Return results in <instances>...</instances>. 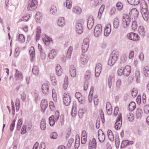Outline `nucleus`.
<instances>
[{
    "mask_svg": "<svg viewBox=\"0 0 149 149\" xmlns=\"http://www.w3.org/2000/svg\"><path fill=\"white\" fill-rule=\"evenodd\" d=\"M140 7L141 8V12L143 18L146 21H148L149 12L146 2L145 1H141L140 4Z\"/></svg>",
    "mask_w": 149,
    "mask_h": 149,
    "instance_id": "1",
    "label": "nucleus"
},
{
    "mask_svg": "<svg viewBox=\"0 0 149 149\" xmlns=\"http://www.w3.org/2000/svg\"><path fill=\"white\" fill-rule=\"evenodd\" d=\"M119 56L117 50H114L111 54L108 60V65L110 66H113L117 60Z\"/></svg>",
    "mask_w": 149,
    "mask_h": 149,
    "instance_id": "2",
    "label": "nucleus"
},
{
    "mask_svg": "<svg viewBox=\"0 0 149 149\" xmlns=\"http://www.w3.org/2000/svg\"><path fill=\"white\" fill-rule=\"evenodd\" d=\"M38 0H29L28 2L27 9L30 11L35 10L38 7Z\"/></svg>",
    "mask_w": 149,
    "mask_h": 149,
    "instance_id": "3",
    "label": "nucleus"
},
{
    "mask_svg": "<svg viewBox=\"0 0 149 149\" xmlns=\"http://www.w3.org/2000/svg\"><path fill=\"white\" fill-rule=\"evenodd\" d=\"M131 21L130 16L127 15H124L122 19V24L124 28L127 27L129 25Z\"/></svg>",
    "mask_w": 149,
    "mask_h": 149,
    "instance_id": "4",
    "label": "nucleus"
},
{
    "mask_svg": "<svg viewBox=\"0 0 149 149\" xmlns=\"http://www.w3.org/2000/svg\"><path fill=\"white\" fill-rule=\"evenodd\" d=\"M127 37L129 40L136 42L139 41L140 38L139 36L137 34L133 32L128 33Z\"/></svg>",
    "mask_w": 149,
    "mask_h": 149,
    "instance_id": "5",
    "label": "nucleus"
},
{
    "mask_svg": "<svg viewBox=\"0 0 149 149\" xmlns=\"http://www.w3.org/2000/svg\"><path fill=\"white\" fill-rule=\"evenodd\" d=\"M89 45V40L88 38H85L83 40L81 46L82 52H85L88 50Z\"/></svg>",
    "mask_w": 149,
    "mask_h": 149,
    "instance_id": "6",
    "label": "nucleus"
},
{
    "mask_svg": "<svg viewBox=\"0 0 149 149\" xmlns=\"http://www.w3.org/2000/svg\"><path fill=\"white\" fill-rule=\"evenodd\" d=\"M122 117L121 113H119L118 115L117 119L115 123V128L117 130L120 129L122 125Z\"/></svg>",
    "mask_w": 149,
    "mask_h": 149,
    "instance_id": "7",
    "label": "nucleus"
},
{
    "mask_svg": "<svg viewBox=\"0 0 149 149\" xmlns=\"http://www.w3.org/2000/svg\"><path fill=\"white\" fill-rule=\"evenodd\" d=\"M102 26L101 24H99L95 27L94 29V35L95 37H98L102 33Z\"/></svg>",
    "mask_w": 149,
    "mask_h": 149,
    "instance_id": "8",
    "label": "nucleus"
},
{
    "mask_svg": "<svg viewBox=\"0 0 149 149\" xmlns=\"http://www.w3.org/2000/svg\"><path fill=\"white\" fill-rule=\"evenodd\" d=\"M89 57L87 55L82 54L80 58L79 63L81 65H85L87 64Z\"/></svg>",
    "mask_w": 149,
    "mask_h": 149,
    "instance_id": "9",
    "label": "nucleus"
},
{
    "mask_svg": "<svg viewBox=\"0 0 149 149\" xmlns=\"http://www.w3.org/2000/svg\"><path fill=\"white\" fill-rule=\"evenodd\" d=\"M63 102L66 106L69 105L70 103V97L68 93H65L63 95Z\"/></svg>",
    "mask_w": 149,
    "mask_h": 149,
    "instance_id": "10",
    "label": "nucleus"
},
{
    "mask_svg": "<svg viewBox=\"0 0 149 149\" xmlns=\"http://www.w3.org/2000/svg\"><path fill=\"white\" fill-rule=\"evenodd\" d=\"M14 78L15 80L18 81H22L23 78V75L22 72L16 69L14 74Z\"/></svg>",
    "mask_w": 149,
    "mask_h": 149,
    "instance_id": "11",
    "label": "nucleus"
},
{
    "mask_svg": "<svg viewBox=\"0 0 149 149\" xmlns=\"http://www.w3.org/2000/svg\"><path fill=\"white\" fill-rule=\"evenodd\" d=\"M94 23V19L92 15L89 16L88 19L87 26L89 29H91L92 28Z\"/></svg>",
    "mask_w": 149,
    "mask_h": 149,
    "instance_id": "12",
    "label": "nucleus"
},
{
    "mask_svg": "<svg viewBox=\"0 0 149 149\" xmlns=\"http://www.w3.org/2000/svg\"><path fill=\"white\" fill-rule=\"evenodd\" d=\"M102 64L101 63H97L95 67V75L96 77L99 76L102 69Z\"/></svg>",
    "mask_w": 149,
    "mask_h": 149,
    "instance_id": "13",
    "label": "nucleus"
},
{
    "mask_svg": "<svg viewBox=\"0 0 149 149\" xmlns=\"http://www.w3.org/2000/svg\"><path fill=\"white\" fill-rule=\"evenodd\" d=\"M139 12L136 8H132L129 14L133 19H137L138 16Z\"/></svg>",
    "mask_w": 149,
    "mask_h": 149,
    "instance_id": "14",
    "label": "nucleus"
},
{
    "mask_svg": "<svg viewBox=\"0 0 149 149\" xmlns=\"http://www.w3.org/2000/svg\"><path fill=\"white\" fill-rule=\"evenodd\" d=\"M98 138L99 141L102 143L104 141L105 139V136L101 130H99L98 131Z\"/></svg>",
    "mask_w": 149,
    "mask_h": 149,
    "instance_id": "15",
    "label": "nucleus"
},
{
    "mask_svg": "<svg viewBox=\"0 0 149 149\" xmlns=\"http://www.w3.org/2000/svg\"><path fill=\"white\" fill-rule=\"evenodd\" d=\"M49 84L48 83L43 84L41 86L42 92L45 94H48L49 90Z\"/></svg>",
    "mask_w": 149,
    "mask_h": 149,
    "instance_id": "16",
    "label": "nucleus"
},
{
    "mask_svg": "<svg viewBox=\"0 0 149 149\" xmlns=\"http://www.w3.org/2000/svg\"><path fill=\"white\" fill-rule=\"evenodd\" d=\"M76 31L79 34H81L83 31V27L82 24L80 23H77L75 25Z\"/></svg>",
    "mask_w": 149,
    "mask_h": 149,
    "instance_id": "17",
    "label": "nucleus"
},
{
    "mask_svg": "<svg viewBox=\"0 0 149 149\" xmlns=\"http://www.w3.org/2000/svg\"><path fill=\"white\" fill-rule=\"evenodd\" d=\"M57 25L59 26L63 27L65 25V19L64 17H59L57 22Z\"/></svg>",
    "mask_w": 149,
    "mask_h": 149,
    "instance_id": "18",
    "label": "nucleus"
},
{
    "mask_svg": "<svg viewBox=\"0 0 149 149\" xmlns=\"http://www.w3.org/2000/svg\"><path fill=\"white\" fill-rule=\"evenodd\" d=\"M97 142L95 138L89 141L88 149H96Z\"/></svg>",
    "mask_w": 149,
    "mask_h": 149,
    "instance_id": "19",
    "label": "nucleus"
},
{
    "mask_svg": "<svg viewBox=\"0 0 149 149\" xmlns=\"http://www.w3.org/2000/svg\"><path fill=\"white\" fill-rule=\"evenodd\" d=\"M42 40L44 43L47 46L52 43V38L47 35H45V37L42 38Z\"/></svg>",
    "mask_w": 149,
    "mask_h": 149,
    "instance_id": "20",
    "label": "nucleus"
},
{
    "mask_svg": "<svg viewBox=\"0 0 149 149\" xmlns=\"http://www.w3.org/2000/svg\"><path fill=\"white\" fill-rule=\"evenodd\" d=\"M111 31V25L107 24L105 26L104 31V34L105 36H108Z\"/></svg>",
    "mask_w": 149,
    "mask_h": 149,
    "instance_id": "21",
    "label": "nucleus"
},
{
    "mask_svg": "<svg viewBox=\"0 0 149 149\" xmlns=\"http://www.w3.org/2000/svg\"><path fill=\"white\" fill-rule=\"evenodd\" d=\"M131 71V67L128 65H126L123 70L124 75L128 76L130 74Z\"/></svg>",
    "mask_w": 149,
    "mask_h": 149,
    "instance_id": "22",
    "label": "nucleus"
},
{
    "mask_svg": "<svg viewBox=\"0 0 149 149\" xmlns=\"http://www.w3.org/2000/svg\"><path fill=\"white\" fill-rule=\"evenodd\" d=\"M72 12L77 15H79L82 12V10L79 7L74 6H73L72 9Z\"/></svg>",
    "mask_w": 149,
    "mask_h": 149,
    "instance_id": "23",
    "label": "nucleus"
},
{
    "mask_svg": "<svg viewBox=\"0 0 149 149\" xmlns=\"http://www.w3.org/2000/svg\"><path fill=\"white\" fill-rule=\"evenodd\" d=\"M87 136L86 132L85 130L82 131L81 137V143L84 144L86 143L87 140Z\"/></svg>",
    "mask_w": 149,
    "mask_h": 149,
    "instance_id": "24",
    "label": "nucleus"
},
{
    "mask_svg": "<svg viewBox=\"0 0 149 149\" xmlns=\"http://www.w3.org/2000/svg\"><path fill=\"white\" fill-rule=\"evenodd\" d=\"M70 75L72 77H74L76 75V71L75 68L73 65H71L69 69Z\"/></svg>",
    "mask_w": 149,
    "mask_h": 149,
    "instance_id": "25",
    "label": "nucleus"
},
{
    "mask_svg": "<svg viewBox=\"0 0 149 149\" xmlns=\"http://www.w3.org/2000/svg\"><path fill=\"white\" fill-rule=\"evenodd\" d=\"M42 13L41 12L38 11L36 13L35 16V19L37 23H40L42 19Z\"/></svg>",
    "mask_w": 149,
    "mask_h": 149,
    "instance_id": "26",
    "label": "nucleus"
},
{
    "mask_svg": "<svg viewBox=\"0 0 149 149\" xmlns=\"http://www.w3.org/2000/svg\"><path fill=\"white\" fill-rule=\"evenodd\" d=\"M48 106L47 101L46 100H43L41 103V106L42 111L44 112Z\"/></svg>",
    "mask_w": 149,
    "mask_h": 149,
    "instance_id": "27",
    "label": "nucleus"
},
{
    "mask_svg": "<svg viewBox=\"0 0 149 149\" xmlns=\"http://www.w3.org/2000/svg\"><path fill=\"white\" fill-rule=\"evenodd\" d=\"M142 115L143 111L142 109L139 108H137L136 112V118L138 119H141L142 117Z\"/></svg>",
    "mask_w": 149,
    "mask_h": 149,
    "instance_id": "28",
    "label": "nucleus"
},
{
    "mask_svg": "<svg viewBox=\"0 0 149 149\" xmlns=\"http://www.w3.org/2000/svg\"><path fill=\"white\" fill-rule=\"evenodd\" d=\"M55 70L56 74L58 76H61L62 73V69L61 66L59 64H57Z\"/></svg>",
    "mask_w": 149,
    "mask_h": 149,
    "instance_id": "29",
    "label": "nucleus"
},
{
    "mask_svg": "<svg viewBox=\"0 0 149 149\" xmlns=\"http://www.w3.org/2000/svg\"><path fill=\"white\" fill-rule=\"evenodd\" d=\"M35 50L33 47H31L29 51V52L30 54L31 58V62H32L35 58Z\"/></svg>",
    "mask_w": 149,
    "mask_h": 149,
    "instance_id": "30",
    "label": "nucleus"
},
{
    "mask_svg": "<svg viewBox=\"0 0 149 149\" xmlns=\"http://www.w3.org/2000/svg\"><path fill=\"white\" fill-rule=\"evenodd\" d=\"M115 80V77L113 75H111L109 76L108 80V84L109 88H111L112 85V82L113 81Z\"/></svg>",
    "mask_w": 149,
    "mask_h": 149,
    "instance_id": "31",
    "label": "nucleus"
},
{
    "mask_svg": "<svg viewBox=\"0 0 149 149\" xmlns=\"http://www.w3.org/2000/svg\"><path fill=\"white\" fill-rule=\"evenodd\" d=\"M140 71L139 70L136 69L135 72V77L136 79V81L137 83L139 82L140 79Z\"/></svg>",
    "mask_w": 149,
    "mask_h": 149,
    "instance_id": "32",
    "label": "nucleus"
},
{
    "mask_svg": "<svg viewBox=\"0 0 149 149\" xmlns=\"http://www.w3.org/2000/svg\"><path fill=\"white\" fill-rule=\"evenodd\" d=\"M56 53V50L55 49L51 50L49 54V58L51 59H53L55 57Z\"/></svg>",
    "mask_w": 149,
    "mask_h": 149,
    "instance_id": "33",
    "label": "nucleus"
},
{
    "mask_svg": "<svg viewBox=\"0 0 149 149\" xmlns=\"http://www.w3.org/2000/svg\"><path fill=\"white\" fill-rule=\"evenodd\" d=\"M107 135L109 140L111 141L114 140V135L111 130H108L107 131Z\"/></svg>",
    "mask_w": 149,
    "mask_h": 149,
    "instance_id": "34",
    "label": "nucleus"
},
{
    "mask_svg": "<svg viewBox=\"0 0 149 149\" xmlns=\"http://www.w3.org/2000/svg\"><path fill=\"white\" fill-rule=\"evenodd\" d=\"M80 137L79 135H76L75 137V140L74 143V147L75 148H77L79 146L80 144Z\"/></svg>",
    "mask_w": 149,
    "mask_h": 149,
    "instance_id": "35",
    "label": "nucleus"
},
{
    "mask_svg": "<svg viewBox=\"0 0 149 149\" xmlns=\"http://www.w3.org/2000/svg\"><path fill=\"white\" fill-rule=\"evenodd\" d=\"M145 30L143 26H140L139 28V33L141 36H144L145 35Z\"/></svg>",
    "mask_w": 149,
    "mask_h": 149,
    "instance_id": "36",
    "label": "nucleus"
},
{
    "mask_svg": "<svg viewBox=\"0 0 149 149\" xmlns=\"http://www.w3.org/2000/svg\"><path fill=\"white\" fill-rule=\"evenodd\" d=\"M57 12V8L56 6L54 5L52 6L49 9L50 13L52 15L56 14Z\"/></svg>",
    "mask_w": 149,
    "mask_h": 149,
    "instance_id": "37",
    "label": "nucleus"
},
{
    "mask_svg": "<svg viewBox=\"0 0 149 149\" xmlns=\"http://www.w3.org/2000/svg\"><path fill=\"white\" fill-rule=\"evenodd\" d=\"M30 17V15L29 14H27L26 15H24L21 18L19 19L18 21L17 22L19 23L22 21H27L28 20Z\"/></svg>",
    "mask_w": 149,
    "mask_h": 149,
    "instance_id": "38",
    "label": "nucleus"
},
{
    "mask_svg": "<svg viewBox=\"0 0 149 149\" xmlns=\"http://www.w3.org/2000/svg\"><path fill=\"white\" fill-rule=\"evenodd\" d=\"M94 88L93 86H91L90 88V90L88 95V100L89 102H91L92 101Z\"/></svg>",
    "mask_w": 149,
    "mask_h": 149,
    "instance_id": "39",
    "label": "nucleus"
},
{
    "mask_svg": "<svg viewBox=\"0 0 149 149\" xmlns=\"http://www.w3.org/2000/svg\"><path fill=\"white\" fill-rule=\"evenodd\" d=\"M129 109L130 111H133L136 107L135 103L134 102H131L129 104Z\"/></svg>",
    "mask_w": 149,
    "mask_h": 149,
    "instance_id": "40",
    "label": "nucleus"
},
{
    "mask_svg": "<svg viewBox=\"0 0 149 149\" xmlns=\"http://www.w3.org/2000/svg\"><path fill=\"white\" fill-rule=\"evenodd\" d=\"M127 55L126 54H123L120 57V63H125L127 61Z\"/></svg>",
    "mask_w": 149,
    "mask_h": 149,
    "instance_id": "41",
    "label": "nucleus"
},
{
    "mask_svg": "<svg viewBox=\"0 0 149 149\" xmlns=\"http://www.w3.org/2000/svg\"><path fill=\"white\" fill-rule=\"evenodd\" d=\"M86 111L84 108H79L78 111V115L80 118H82L83 117Z\"/></svg>",
    "mask_w": 149,
    "mask_h": 149,
    "instance_id": "42",
    "label": "nucleus"
},
{
    "mask_svg": "<svg viewBox=\"0 0 149 149\" xmlns=\"http://www.w3.org/2000/svg\"><path fill=\"white\" fill-rule=\"evenodd\" d=\"M66 7V8L69 9H71L72 6L71 0H66L65 3H64V6Z\"/></svg>",
    "mask_w": 149,
    "mask_h": 149,
    "instance_id": "43",
    "label": "nucleus"
},
{
    "mask_svg": "<svg viewBox=\"0 0 149 149\" xmlns=\"http://www.w3.org/2000/svg\"><path fill=\"white\" fill-rule=\"evenodd\" d=\"M68 84V77L67 76H66L65 78L63 86V88L64 90H66L67 88Z\"/></svg>",
    "mask_w": 149,
    "mask_h": 149,
    "instance_id": "44",
    "label": "nucleus"
},
{
    "mask_svg": "<svg viewBox=\"0 0 149 149\" xmlns=\"http://www.w3.org/2000/svg\"><path fill=\"white\" fill-rule=\"evenodd\" d=\"M91 72L90 71H87L84 76L85 80L86 81L89 80L91 77Z\"/></svg>",
    "mask_w": 149,
    "mask_h": 149,
    "instance_id": "45",
    "label": "nucleus"
},
{
    "mask_svg": "<svg viewBox=\"0 0 149 149\" xmlns=\"http://www.w3.org/2000/svg\"><path fill=\"white\" fill-rule=\"evenodd\" d=\"M127 2L130 4L132 5H136L138 4L140 0H127Z\"/></svg>",
    "mask_w": 149,
    "mask_h": 149,
    "instance_id": "46",
    "label": "nucleus"
},
{
    "mask_svg": "<svg viewBox=\"0 0 149 149\" xmlns=\"http://www.w3.org/2000/svg\"><path fill=\"white\" fill-rule=\"evenodd\" d=\"M113 27L115 28H117L119 25V19L116 17L114 19L113 22Z\"/></svg>",
    "mask_w": 149,
    "mask_h": 149,
    "instance_id": "47",
    "label": "nucleus"
},
{
    "mask_svg": "<svg viewBox=\"0 0 149 149\" xmlns=\"http://www.w3.org/2000/svg\"><path fill=\"white\" fill-rule=\"evenodd\" d=\"M116 6L117 10L119 11H121L123 9V5L122 3L120 1L118 2L116 4Z\"/></svg>",
    "mask_w": 149,
    "mask_h": 149,
    "instance_id": "48",
    "label": "nucleus"
},
{
    "mask_svg": "<svg viewBox=\"0 0 149 149\" xmlns=\"http://www.w3.org/2000/svg\"><path fill=\"white\" fill-rule=\"evenodd\" d=\"M17 39L18 41L22 42H24L25 38L23 34H19L17 36Z\"/></svg>",
    "mask_w": 149,
    "mask_h": 149,
    "instance_id": "49",
    "label": "nucleus"
},
{
    "mask_svg": "<svg viewBox=\"0 0 149 149\" xmlns=\"http://www.w3.org/2000/svg\"><path fill=\"white\" fill-rule=\"evenodd\" d=\"M46 127L45 120L44 118L42 119L40 123V127L42 130H45Z\"/></svg>",
    "mask_w": 149,
    "mask_h": 149,
    "instance_id": "50",
    "label": "nucleus"
},
{
    "mask_svg": "<svg viewBox=\"0 0 149 149\" xmlns=\"http://www.w3.org/2000/svg\"><path fill=\"white\" fill-rule=\"evenodd\" d=\"M104 6L102 5L100 8L97 15L99 19L101 17V16L104 10Z\"/></svg>",
    "mask_w": 149,
    "mask_h": 149,
    "instance_id": "51",
    "label": "nucleus"
},
{
    "mask_svg": "<svg viewBox=\"0 0 149 149\" xmlns=\"http://www.w3.org/2000/svg\"><path fill=\"white\" fill-rule=\"evenodd\" d=\"M54 119V116L53 115L49 118V123L50 126H52L54 125L55 122Z\"/></svg>",
    "mask_w": 149,
    "mask_h": 149,
    "instance_id": "52",
    "label": "nucleus"
},
{
    "mask_svg": "<svg viewBox=\"0 0 149 149\" xmlns=\"http://www.w3.org/2000/svg\"><path fill=\"white\" fill-rule=\"evenodd\" d=\"M143 71L145 76L146 77H148L149 75V66H146L143 69Z\"/></svg>",
    "mask_w": 149,
    "mask_h": 149,
    "instance_id": "53",
    "label": "nucleus"
},
{
    "mask_svg": "<svg viewBox=\"0 0 149 149\" xmlns=\"http://www.w3.org/2000/svg\"><path fill=\"white\" fill-rule=\"evenodd\" d=\"M50 78L52 84L53 85L55 86L56 84V81L54 74H51L50 75Z\"/></svg>",
    "mask_w": 149,
    "mask_h": 149,
    "instance_id": "54",
    "label": "nucleus"
},
{
    "mask_svg": "<svg viewBox=\"0 0 149 149\" xmlns=\"http://www.w3.org/2000/svg\"><path fill=\"white\" fill-rule=\"evenodd\" d=\"M33 73L35 75L38 74L39 72V70L38 67L36 66H34L32 69Z\"/></svg>",
    "mask_w": 149,
    "mask_h": 149,
    "instance_id": "55",
    "label": "nucleus"
},
{
    "mask_svg": "<svg viewBox=\"0 0 149 149\" xmlns=\"http://www.w3.org/2000/svg\"><path fill=\"white\" fill-rule=\"evenodd\" d=\"M115 143L116 147H118L120 143L119 136L118 135H115Z\"/></svg>",
    "mask_w": 149,
    "mask_h": 149,
    "instance_id": "56",
    "label": "nucleus"
},
{
    "mask_svg": "<svg viewBox=\"0 0 149 149\" xmlns=\"http://www.w3.org/2000/svg\"><path fill=\"white\" fill-rule=\"evenodd\" d=\"M73 50V47L72 46H70L67 52V57L68 58L71 57V54Z\"/></svg>",
    "mask_w": 149,
    "mask_h": 149,
    "instance_id": "57",
    "label": "nucleus"
},
{
    "mask_svg": "<svg viewBox=\"0 0 149 149\" xmlns=\"http://www.w3.org/2000/svg\"><path fill=\"white\" fill-rule=\"evenodd\" d=\"M77 113V111L76 109V108L74 107H72V111H71V115L73 117H75Z\"/></svg>",
    "mask_w": 149,
    "mask_h": 149,
    "instance_id": "58",
    "label": "nucleus"
},
{
    "mask_svg": "<svg viewBox=\"0 0 149 149\" xmlns=\"http://www.w3.org/2000/svg\"><path fill=\"white\" fill-rule=\"evenodd\" d=\"M22 124V119L20 118L18 120V123L17 125V129L18 130H20Z\"/></svg>",
    "mask_w": 149,
    "mask_h": 149,
    "instance_id": "59",
    "label": "nucleus"
},
{
    "mask_svg": "<svg viewBox=\"0 0 149 149\" xmlns=\"http://www.w3.org/2000/svg\"><path fill=\"white\" fill-rule=\"evenodd\" d=\"M121 81L120 79H117L116 83V88H120L121 85Z\"/></svg>",
    "mask_w": 149,
    "mask_h": 149,
    "instance_id": "60",
    "label": "nucleus"
},
{
    "mask_svg": "<svg viewBox=\"0 0 149 149\" xmlns=\"http://www.w3.org/2000/svg\"><path fill=\"white\" fill-rule=\"evenodd\" d=\"M52 97L53 100L54 101H56L57 100V96L55 90L53 89L52 90Z\"/></svg>",
    "mask_w": 149,
    "mask_h": 149,
    "instance_id": "61",
    "label": "nucleus"
},
{
    "mask_svg": "<svg viewBox=\"0 0 149 149\" xmlns=\"http://www.w3.org/2000/svg\"><path fill=\"white\" fill-rule=\"evenodd\" d=\"M136 20V19H134V20H133L132 22V29L134 30L137 28V24Z\"/></svg>",
    "mask_w": 149,
    "mask_h": 149,
    "instance_id": "62",
    "label": "nucleus"
},
{
    "mask_svg": "<svg viewBox=\"0 0 149 149\" xmlns=\"http://www.w3.org/2000/svg\"><path fill=\"white\" fill-rule=\"evenodd\" d=\"M37 34L36 39V40L38 39L39 37L40 36V33L41 32V28L40 27H38L37 28Z\"/></svg>",
    "mask_w": 149,
    "mask_h": 149,
    "instance_id": "63",
    "label": "nucleus"
},
{
    "mask_svg": "<svg viewBox=\"0 0 149 149\" xmlns=\"http://www.w3.org/2000/svg\"><path fill=\"white\" fill-rule=\"evenodd\" d=\"M74 139L72 138H71L68 141L67 145V148L69 149L71 147L72 143L74 142Z\"/></svg>",
    "mask_w": 149,
    "mask_h": 149,
    "instance_id": "64",
    "label": "nucleus"
}]
</instances>
